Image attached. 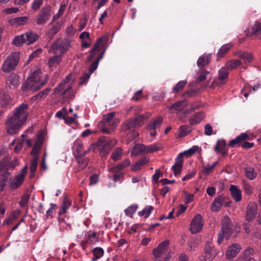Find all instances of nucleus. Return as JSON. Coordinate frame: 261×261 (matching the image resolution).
Returning a JSON list of instances; mask_svg holds the SVG:
<instances>
[{
    "label": "nucleus",
    "instance_id": "nucleus-1",
    "mask_svg": "<svg viewBox=\"0 0 261 261\" xmlns=\"http://www.w3.org/2000/svg\"><path fill=\"white\" fill-rule=\"evenodd\" d=\"M28 108V105L23 103L14 110L13 115L8 118L6 123L8 134L13 135L18 132L27 119L26 111Z\"/></svg>",
    "mask_w": 261,
    "mask_h": 261
},
{
    "label": "nucleus",
    "instance_id": "nucleus-2",
    "mask_svg": "<svg viewBox=\"0 0 261 261\" xmlns=\"http://www.w3.org/2000/svg\"><path fill=\"white\" fill-rule=\"evenodd\" d=\"M76 145L77 155H86L88 152L92 150L93 152L99 151L101 156L106 155L111 150L113 145L110 139L106 136L100 137L97 142L91 144L86 151L84 150V145L82 142H77Z\"/></svg>",
    "mask_w": 261,
    "mask_h": 261
},
{
    "label": "nucleus",
    "instance_id": "nucleus-3",
    "mask_svg": "<svg viewBox=\"0 0 261 261\" xmlns=\"http://www.w3.org/2000/svg\"><path fill=\"white\" fill-rule=\"evenodd\" d=\"M47 81V75L42 74L40 70H36L27 79L25 83L22 86V89L24 91L27 89L38 90L43 87Z\"/></svg>",
    "mask_w": 261,
    "mask_h": 261
},
{
    "label": "nucleus",
    "instance_id": "nucleus-4",
    "mask_svg": "<svg viewBox=\"0 0 261 261\" xmlns=\"http://www.w3.org/2000/svg\"><path fill=\"white\" fill-rule=\"evenodd\" d=\"M70 47V41L68 39L62 38L56 40L48 49L50 53L61 55L64 54Z\"/></svg>",
    "mask_w": 261,
    "mask_h": 261
},
{
    "label": "nucleus",
    "instance_id": "nucleus-5",
    "mask_svg": "<svg viewBox=\"0 0 261 261\" xmlns=\"http://www.w3.org/2000/svg\"><path fill=\"white\" fill-rule=\"evenodd\" d=\"M222 233H220L217 240L218 243L220 244L223 239H228L232 233V223L230 217L225 215L222 220Z\"/></svg>",
    "mask_w": 261,
    "mask_h": 261
},
{
    "label": "nucleus",
    "instance_id": "nucleus-6",
    "mask_svg": "<svg viewBox=\"0 0 261 261\" xmlns=\"http://www.w3.org/2000/svg\"><path fill=\"white\" fill-rule=\"evenodd\" d=\"M38 38V36L36 33L28 32L16 36L13 40V43L17 46H21L23 44L29 45L34 43Z\"/></svg>",
    "mask_w": 261,
    "mask_h": 261
},
{
    "label": "nucleus",
    "instance_id": "nucleus-7",
    "mask_svg": "<svg viewBox=\"0 0 261 261\" xmlns=\"http://www.w3.org/2000/svg\"><path fill=\"white\" fill-rule=\"evenodd\" d=\"M20 59L18 52H13L5 60L2 69L4 72H10L13 70L17 65Z\"/></svg>",
    "mask_w": 261,
    "mask_h": 261
},
{
    "label": "nucleus",
    "instance_id": "nucleus-8",
    "mask_svg": "<svg viewBox=\"0 0 261 261\" xmlns=\"http://www.w3.org/2000/svg\"><path fill=\"white\" fill-rule=\"evenodd\" d=\"M249 139L250 137L246 133H242L235 139L230 140L229 145L231 147L235 145L241 146L243 148L248 149L252 148L254 145V143L244 141Z\"/></svg>",
    "mask_w": 261,
    "mask_h": 261
},
{
    "label": "nucleus",
    "instance_id": "nucleus-9",
    "mask_svg": "<svg viewBox=\"0 0 261 261\" xmlns=\"http://www.w3.org/2000/svg\"><path fill=\"white\" fill-rule=\"evenodd\" d=\"M68 81V79H67L61 81L59 85L54 89V93L57 94L66 88L61 94L63 98L71 100L73 98L74 95L72 91L71 86L68 84L67 86H66Z\"/></svg>",
    "mask_w": 261,
    "mask_h": 261
},
{
    "label": "nucleus",
    "instance_id": "nucleus-10",
    "mask_svg": "<svg viewBox=\"0 0 261 261\" xmlns=\"http://www.w3.org/2000/svg\"><path fill=\"white\" fill-rule=\"evenodd\" d=\"M217 252L211 242H206L204 248V252L201 256L200 261H212L217 255Z\"/></svg>",
    "mask_w": 261,
    "mask_h": 261
},
{
    "label": "nucleus",
    "instance_id": "nucleus-11",
    "mask_svg": "<svg viewBox=\"0 0 261 261\" xmlns=\"http://www.w3.org/2000/svg\"><path fill=\"white\" fill-rule=\"evenodd\" d=\"M52 8L50 6H45L41 8L36 17V22L38 25L45 24L51 16Z\"/></svg>",
    "mask_w": 261,
    "mask_h": 261
},
{
    "label": "nucleus",
    "instance_id": "nucleus-12",
    "mask_svg": "<svg viewBox=\"0 0 261 261\" xmlns=\"http://www.w3.org/2000/svg\"><path fill=\"white\" fill-rule=\"evenodd\" d=\"M107 41L108 37L106 36H102L97 40L92 48L89 51L90 55L87 57L88 61H92L95 56L99 53L100 51V47L103 45L104 42H106Z\"/></svg>",
    "mask_w": 261,
    "mask_h": 261
},
{
    "label": "nucleus",
    "instance_id": "nucleus-13",
    "mask_svg": "<svg viewBox=\"0 0 261 261\" xmlns=\"http://www.w3.org/2000/svg\"><path fill=\"white\" fill-rule=\"evenodd\" d=\"M228 75V70L225 67L221 68L218 71V77L213 82L211 87L214 88L216 86L224 85L227 82Z\"/></svg>",
    "mask_w": 261,
    "mask_h": 261
},
{
    "label": "nucleus",
    "instance_id": "nucleus-14",
    "mask_svg": "<svg viewBox=\"0 0 261 261\" xmlns=\"http://www.w3.org/2000/svg\"><path fill=\"white\" fill-rule=\"evenodd\" d=\"M203 223L200 214L196 215L191 222L190 231L192 233L199 232L202 228Z\"/></svg>",
    "mask_w": 261,
    "mask_h": 261
},
{
    "label": "nucleus",
    "instance_id": "nucleus-15",
    "mask_svg": "<svg viewBox=\"0 0 261 261\" xmlns=\"http://www.w3.org/2000/svg\"><path fill=\"white\" fill-rule=\"evenodd\" d=\"M117 124L115 122H108L105 120H102L98 123V127L102 133L109 134L113 132Z\"/></svg>",
    "mask_w": 261,
    "mask_h": 261
},
{
    "label": "nucleus",
    "instance_id": "nucleus-16",
    "mask_svg": "<svg viewBox=\"0 0 261 261\" xmlns=\"http://www.w3.org/2000/svg\"><path fill=\"white\" fill-rule=\"evenodd\" d=\"M257 212V205L254 202H250L247 205L245 219L248 222L252 221L255 219Z\"/></svg>",
    "mask_w": 261,
    "mask_h": 261
},
{
    "label": "nucleus",
    "instance_id": "nucleus-17",
    "mask_svg": "<svg viewBox=\"0 0 261 261\" xmlns=\"http://www.w3.org/2000/svg\"><path fill=\"white\" fill-rule=\"evenodd\" d=\"M227 199V197L223 194L216 197L211 203V210L213 212H219L224 202Z\"/></svg>",
    "mask_w": 261,
    "mask_h": 261
},
{
    "label": "nucleus",
    "instance_id": "nucleus-18",
    "mask_svg": "<svg viewBox=\"0 0 261 261\" xmlns=\"http://www.w3.org/2000/svg\"><path fill=\"white\" fill-rule=\"evenodd\" d=\"M169 245V241L165 240L159 244L158 247L153 249V254L154 257H160L162 254L166 252Z\"/></svg>",
    "mask_w": 261,
    "mask_h": 261
},
{
    "label": "nucleus",
    "instance_id": "nucleus-19",
    "mask_svg": "<svg viewBox=\"0 0 261 261\" xmlns=\"http://www.w3.org/2000/svg\"><path fill=\"white\" fill-rule=\"evenodd\" d=\"M18 164L17 159H14L11 162H8L7 160L0 162V173L5 171H7L10 168L14 169Z\"/></svg>",
    "mask_w": 261,
    "mask_h": 261
},
{
    "label": "nucleus",
    "instance_id": "nucleus-20",
    "mask_svg": "<svg viewBox=\"0 0 261 261\" xmlns=\"http://www.w3.org/2000/svg\"><path fill=\"white\" fill-rule=\"evenodd\" d=\"M137 127L138 126L135 120L132 118L123 123L121 126V130L122 132H133Z\"/></svg>",
    "mask_w": 261,
    "mask_h": 261
},
{
    "label": "nucleus",
    "instance_id": "nucleus-21",
    "mask_svg": "<svg viewBox=\"0 0 261 261\" xmlns=\"http://www.w3.org/2000/svg\"><path fill=\"white\" fill-rule=\"evenodd\" d=\"M7 85L10 88H16L19 85V79L18 75L11 73L6 80Z\"/></svg>",
    "mask_w": 261,
    "mask_h": 261
},
{
    "label": "nucleus",
    "instance_id": "nucleus-22",
    "mask_svg": "<svg viewBox=\"0 0 261 261\" xmlns=\"http://www.w3.org/2000/svg\"><path fill=\"white\" fill-rule=\"evenodd\" d=\"M241 249V246L239 244L232 245L226 251V256L227 258L230 259L235 257L240 252Z\"/></svg>",
    "mask_w": 261,
    "mask_h": 261
},
{
    "label": "nucleus",
    "instance_id": "nucleus-23",
    "mask_svg": "<svg viewBox=\"0 0 261 261\" xmlns=\"http://www.w3.org/2000/svg\"><path fill=\"white\" fill-rule=\"evenodd\" d=\"M226 142L224 140H218L216 143L214 150L217 152L220 153L223 156L227 154V150L225 148Z\"/></svg>",
    "mask_w": 261,
    "mask_h": 261
},
{
    "label": "nucleus",
    "instance_id": "nucleus-24",
    "mask_svg": "<svg viewBox=\"0 0 261 261\" xmlns=\"http://www.w3.org/2000/svg\"><path fill=\"white\" fill-rule=\"evenodd\" d=\"M229 191L230 192L231 195L234 200L237 202H239L241 200V191L238 188L237 186L231 185L229 188Z\"/></svg>",
    "mask_w": 261,
    "mask_h": 261
},
{
    "label": "nucleus",
    "instance_id": "nucleus-25",
    "mask_svg": "<svg viewBox=\"0 0 261 261\" xmlns=\"http://www.w3.org/2000/svg\"><path fill=\"white\" fill-rule=\"evenodd\" d=\"M149 159L147 156H144L139 160L135 164L131 167V170L136 171L141 170L142 167L148 163Z\"/></svg>",
    "mask_w": 261,
    "mask_h": 261
},
{
    "label": "nucleus",
    "instance_id": "nucleus-26",
    "mask_svg": "<svg viewBox=\"0 0 261 261\" xmlns=\"http://www.w3.org/2000/svg\"><path fill=\"white\" fill-rule=\"evenodd\" d=\"M204 117L205 114L203 112H198L189 119V124L191 126L196 125L199 123Z\"/></svg>",
    "mask_w": 261,
    "mask_h": 261
},
{
    "label": "nucleus",
    "instance_id": "nucleus-27",
    "mask_svg": "<svg viewBox=\"0 0 261 261\" xmlns=\"http://www.w3.org/2000/svg\"><path fill=\"white\" fill-rule=\"evenodd\" d=\"M12 179V176L11 173L7 171L2 175V177L0 180V190H3L4 187L7 185L8 183L10 182Z\"/></svg>",
    "mask_w": 261,
    "mask_h": 261
},
{
    "label": "nucleus",
    "instance_id": "nucleus-28",
    "mask_svg": "<svg viewBox=\"0 0 261 261\" xmlns=\"http://www.w3.org/2000/svg\"><path fill=\"white\" fill-rule=\"evenodd\" d=\"M24 179L22 176L16 175L10 181V187L12 189H17L23 184Z\"/></svg>",
    "mask_w": 261,
    "mask_h": 261
},
{
    "label": "nucleus",
    "instance_id": "nucleus-29",
    "mask_svg": "<svg viewBox=\"0 0 261 261\" xmlns=\"http://www.w3.org/2000/svg\"><path fill=\"white\" fill-rule=\"evenodd\" d=\"M211 58V55L207 54L206 55H202L197 60V64L198 66L201 68L203 69V67L207 65Z\"/></svg>",
    "mask_w": 261,
    "mask_h": 261
},
{
    "label": "nucleus",
    "instance_id": "nucleus-30",
    "mask_svg": "<svg viewBox=\"0 0 261 261\" xmlns=\"http://www.w3.org/2000/svg\"><path fill=\"white\" fill-rule=\"evenodd\" d=\"M28 19L27 16L18 17L12 19L10 22L12 25L17 27L25 24L28 22Z\"/></svg>",
    "mask_w": 261,
    "mask_h": 261
},
{
    "label": "nucleus",
    "instance_id": "nucleus-31",
    "mask_svg": "<svg viewBox=\"0 0 261 261\" xmlns=\"http://www.w3.org/2000/svg\"><path fill=\"white\" fill-rule=\"evenodd\" d=\"M105 52V50L102 51L99 54V56L96 58V60L94 61V62H93L91 64V65L89 68V72L90 73H93L94 72V71L97 69L99 61L100 60H101L103 57Z\"/></svg>",
    "mask_w": 261,
    "mask_h": 261
},
{
    "label": "nucleus",
    "instance_id": "nucleus-32",
    "mask_svg": "<svg viewBox=\"0 0 261 261\" xmlns=\"http://www.w3.org/2000/svg\"><path fill=\"white\" fill-rule=\"evenodd\" d=\"M235 55L238 58L243 59L245 62H251L253 57L251 53L243 51H238L235 53Z\"/></svg>",
    "mask_w": 261,
    "mask_h": 261
},
{
    "label": "nucleus",
    "instance_id": "nucleus-33",
    "mask_svg": "<svg viewBox=\"0 0 261 261\" xmlns=\"http://www.w3.org/2000/svg\"><path fill=\"white\" fill-rule=\"evenodd\" d=\"M185 103L184 101H178L174 104L172 105L169 109L171 111L172 113H176L177 112H180L185 109Z\"/></svg>",
    "mask_w": 261,
    "mask_h": 261
},
{
    "label": "nucleus",
    "instance_id": "nucleus-34",
    "mask_svg": "<svg viewBox=\"0 0 261 261\" xmlns=\"http://www.w3.org/2000/svg\"><path fill=\"white\" fill-rule=\"evenodd\" d=\"M11 100L10 96L3 91L0 90V105L5 107L9 105Z\"/></svg>",
    "mask_w": 261,
    "mask_h": 261
},
{
    "label": "nucleus",
    "instance_id": "nucleus-35",
    "mask_svg": "<svg viewBox=\"0 0 261 261\" xmlns=\"http://www.w3.org/2000/svg\"><path fill=\"white\" fill-rule=\"evenodd\" d=\"M192 130L191 126L188 125H181L178 129L179 134L178 135V138H182L190 134Z\"/></svg>",
    "mask_w": 261,
    "mask_h": 261
},
{
    "label": "nucleus",
    "instance_id": "nucleus-36",
    "mask_svg": "<svg viewBox=\"0 0 261 261\" xmlns=\"http://www.w3.org/2000/svg\"><path fill=\"white\" fill-rule=\"evenodd\" d=\"M232 46V44L230 43H227L222 45L221 47L219 49L217 54L218 59L223 57L230 50Z\"/></svg>",
    "mask_w": 261,
    "mask_h": 261
},
{
    "label": "nucleus",
    "instance_id": "nucleus-37",
    "mask_svg": "<svg viewBox=\"0 0 261 261\" xmlns=\"http://www.w3.org/2000/svg\"><path fill=\"white\" fill-rule=\"evenodd\" d=\"M70 205V201L66 196L65 197L62 205L61 206L60 210L58 213L59 215H61L65 213Z\"/></svg>",
    "mask_w": 261,
    "mask_h": 261
},
{
    "label": "nucleus",
    "instance_id": "nucleus-38",
    "mask_svg": "<svg viewBox=\"0 0 261 261\" xmlns=\"http://www.w3.org/2000/svg\"><path fill=\"white\" fill-rule=\"evenodd\" d=\"M242 63L239 60H231L227 62L225 64V68L227 70H232L241 66Z\"/></svg>",
    "mask_w": 261,
    "mask_h": 261
},
{
    "label": "nucleus",
    "instance_id": "nucleus-39",
    "mask_svg": "<svg viewBox=\"0 0 261 261\" xmlns=\"http://www.w3.org/2000/svg\"><path fill=\"white\" fill-rule=\"evenodd\" d=\"M62 56L61 55H56L55 56L50 58L48 62V65L49 67H56L62 61Z\"/></svg>",
    "mask_w": 261,
    "mask_h": 261
},
{
    "label": "nucleus",
    "instance_id": "nucleus-40",
    "mask_svg": "<svg viewBox=\"0 0 261 261\" xmlns=\"http://www.w3.org/2000/svg\"><path fill=\"white\" fill-rule=\"evenodd\" d=\"M130 164V161L129 159H126L123 163L118 165L116 166L113 167L110 169V171L111 172H116L117 170L122 171L125 167L128 166Z\"/></svg>",
    "mask_w": 261,
    "mask_h": 261
},
{
    "label": "nucleus",
    "instance_id": "nucleus-41",
    "mask_svg": "<svg viewBox=\"0 0 261 261\" xmlns=\"http://www.w3.org/2000/svg\"><path fill=\"white\" fill-rule=\"evenodd\" d=\"M246 176L250 180H253L256 177L257 174L254 171V169L250 166L245 167Z\"/></svg>",
    "mask_w": 261,
    "mask_h": 261
},
{
    "label": "nucleus",
    "instance_id": "nucleus-42",
    "mask_svg": "<svg viewBox=\"0 0 261 261\" xmlns=\"http://www.w3.org/2000/svg\"><path fill=\"white\" fill-rule=\"evenodd\" d=\"M94 257L92 258L91 261H97L104 254V250L101 247H96L92 251Z\"/></svg>",
    "mask_w": 261,
    "mask_h": 261
},
{
    "label": "nucleus",
    "instance_id": "nucleus-43",
    "mask_svg": "<svg viewBox=\"0 0 261 261\" xmlns=\"http://www.w3.org/2000/svg\"><path fill=\"white\" fill-rule=\"evenodd\" d=\"M50 88H47L39 92L37 94L32 97V100H40L43 98H45L50 91Z\"/></svg>",
    "mask_w": 261,
    "mask_h": 261
},
{
    "label": "nucleus",
    "instance_id": "nucleus-44",
    "mask_svg": "<svg viewBox=\"0 0 261 261\" xmlns=\"http://www.w3.org/2000/svg\"><path fill=\"white\" fill-rule=\"evenodd\" d=\"M86 155H77L75 157V159L77 161V162L81 165V166H83V168L86 167L87 165L89 163V159L88 158H85Z\"/></svg>",
    "mask_w": 261,
    "mask_h": 261
},
{
    "label": "nucleus",
    "instance_id": "nucleus-45",
    "mask_svg": "<svg viewBox=\"0 0 261 261\" xmlns=\"http://www.w3.org/2000/svg\"><path fill=\"white\" fill-rule=\"evenodd\" d=\"M254 253V250L252 248H248L245 250L243 255V261L248 260L251 259H255L252 257Z\"/></svg>",
    "mask_w": 261,
    "mask_h": 261
},
{
    "label": "nucleus",
    "instance_id": "nucleus-46",
    "mask_svg": "<svg viewBox=\"0 0 261 261\" xmlns=\"http://www.w3.org/2000/svg\"><path fill=\"white\" fill-rule=\"evenodd\" d=\"M154 207L152 206H147L145 207L142 211L138 213L140 216H144L145 218H148L151 213Z\"/></svg>",
    "mask_w": 261,
    "mask_h": 261
},
{
    "label": "nucleus",
    "instance_id": "nucleus-47",
    "mask_svg": "<svg viewBox=\"0 0 261 261\" xmlns=\"http://www.w3.org/2000/svg\"><path fill=\"white\" fill-rule=\"evenodd\" d=\"M252 35L258 36L261 34V23L256 22L251 28Z\"/></svg>",
    "mask_w": 261,
    "mask_h": 261
},
{
    "label": "nucleus",
    "instance_id": "nucleus-48",
    "mask_svg": "<svg viewBox=\"0 0 261 261\" xmlns=\"http://www.w3.org/2000/svg\"><path fill=\"white\" fill-rule=\"evenodd\" d=\"M146 151V145L143 144H138L134 147L133 153L135 154H138L139 153L145 152Z\"/></svg>",
    "mask_w": 261,
    "mask_h": 261
},
{
    "label": "nucleus",
    "instance_id": "nucleus-49",
    "mask_svg": "<svg viewBox=\"0 0 261 261\" xmlns=\"http://www.w3.org/2000/svg\"><path fill=\"white\" fill-rule=\"evenodd\" d=\"M116 113L115 112H113L108 114L104 115V118L102 120H105L106 121L115 122V124H118L119 121L118 119H115L114 117H115Z\"/></svg>",
    "mask_w": 261,
    "mask_h": 261
},
{
    "label": "nucleus",
    "instance_id": "nucleus-50",
    "mask_svg": "<svg viewBox=\"0 0 261 261\" xmlns=\"http://www.w3.org/2000/svg\"><path fill=\"white\" fill-rule=\"evenodd\" d=\"M60 29V26L58 23L54 24L52 28L48 31V36L50 38H53L54 36L58 32Z\"/></svg>",
    "mask_w": 261,
    "mask_h": 261
},
{
    "label": "nucleus",
    "instance_id": "nucleus-51",
    "mask_svg": "<svg viewBox=\"0 0 261 261\" xmlns=\"http://www.w3.org/2000/svg\"><path fill=\"white\" fill-rule=\"evenodd\" d=\"M187 83V80L179 81L173 88V92L175 93L179 92L185 87Z\"/></svg>",
    "mask_w": 261,
    "mask_h": 261
},
{
    "label": "nucleus",
    "instance_id": "nucleus-52",
    "mask_svg": "<svg viewBox=\"0 0 261 261\" xmlns=\"http://www.w3.org/2000/svg\"><path fill=\"white\" fill-rule=\"evenodd\" d=\"M138 205L133 204L125 210V213L127 216L132 217L134 214L136 212Z\"/></svg>",
    "mask_w": 261,
    "mask_h": 261
},
{
    "label": "nucleus",
    "instance_id": "nucleus-53",
    "mask_svg": "<svg viewBox=\"0 0 261 261\" xmlns=\"http://www.w3.org/2000/svg\"><path fill=\"white\" fill-rule=\"evenodd\" d=\"M121 154L122 150L120 148H117L113 151L111 158L114 161H117L121 158Z\"/></svg>",
    "mask_w": 261,
    "mask_h": 261
},
{
    "label": "nucleus",
    "instance_id": "nucleus-54",
    "mask_svg": "<svg viewBox=\"0 0 261 261\" xmlns=\"http://www.w3.org/2000/svg\"><path fill=\"white\" fill-rule=\"evenodd\" d=\"M116 172H112L113 174V180L115 182L118 181L124 178V174L119 170H117Z\"/></svg>",
    "mask_w": 261,
    "mask_h": 261
},
{
    "label": "nucleus",
    "instance_id": "nucleus-55",
    "mask_svg": "<svg viewBox=\"0 0 261 261\" xmlns=\"http://www.w3.org/2000/svg\"><path fill=\"white\" fill-rule=\"evenodd\" d=\"M66 7V6L65 4L61 5L58 13L54 16L51 23H53L56 19H58L63 14L65 11Z\"/></svg>",
    "mask_w": 261,
    "mask_h": 261
},
{
    "label": "nucleus",
    "instance_id": "nucleus-56",
    "mask_svg": "<svg viewBox=\"0 0 261 261\" xmlns=\"http://www.w3.org/2000/svg\"><path fill=\"white\" fill-rule=\"evenodd\" d=\"M210 73L209 71H206L204 69H202L200 70V74L197 77L196 79V82L200 83L206 79V75Z\"/></svg>",
    "mask_w": 261,
    "mask_h": 261
},
{
    "label": "nucleus",
    "instance_id": "nucleus-57",
    "mask_svg": "<svg viewBox=\"0 0 261 261\" xmlns=\"http://www.w3.org/2000/svg\"><path fill=\"white\" fill-rule=\"evenodd\" d=\"M38 158L37 156H34L33 160L31 161L30 165V170L31 171V174L34 173L36 171L37 165H38Z\"/></svg>",
    "mask_w": 261,
    "mask_h": 261
},
{
    "label": "nucleus",
    "instance_id": "nucleus-58",
    "mask_svg": "<svg viewBox=\"0 0 261 261\" xmlns=\"http://www.w3.org/2000/svg\"><path fill=\"white\" fill-rule=\"evenodd\" d=\"M50 207L47 211L46 213V219H48L49 218H53L52 213L54 210H55L58 206L56 204L50 203Z\"/></svg>",
    "mask_w": 261,
    "mask_h": 261
},
{
    "label": "nucleus",
    "instance_id": "nucleus-59",
    "mask_svg": "<svg viewBox=\"0 0 261 261\" xmlns=\"http://www.w3.org/2000/svg\"><path fill=\"white\" fill-rule=\"evenodd\" d=\"M87 238L92 244L98 242V238L97 237V233L96 232H93L91 234L89 233L87 236Z\"/></svg>",
    "mask_w": 261,
    "mask_h": 261
},
{
    "label": "nucleus",
    "instance_id": "nucleus-60",
    "mask_svg": "<svg viewBox=\"0 0 261 261\" xmlns=\"http://www.w3.org/2000/svg\"><path fill=\"white\" fill-rule=\"evenodd\" d=\"M202 170L201 173L205 175H207L213 172L214 169L211 166L208 165L207 166L202 165Z\"/></svg>",
    "mask_w": 261,
    "mask_h": 261
},
{
    "label": "nucleus",
    "instance_id": "nucleus-61",
    "mask_svg": "<svg viewBox=\"0 0 261 261\" xmlns=\"http://www.w3.org/2000/svg\"><path fill=\"white\" fill-rule=\"evenodd\" d=\"M160 150V148L155 144L146 146V153H152Z\"/></svg>",
    "mask_w": 261,
    "mask_h": 261
},
{
    "label": "nucleus",
    "instance_id": "nucleus-62",
    "mask_svg": "<svg viewBox=\"0 0 261 261\" xmlns=\"http://www.w3.org/2000/svg\"><path fill=\"white\" fill-rule=\"evenodd\" d=\"M43 2V0H34L32 5V9L35 11L38 10L42 5Z\"/></svg>",
    "mask_w": 261,
    "mask_h": 261
},
{
    "label": "nucleus",
    "instance_id": "nucleus-63",
    "mask_svg": "<svg viewBox=\"0 0 261 261\" xmlns=\"http://www.w3.org/2000/svg\"><path fill=\"white\" fill-rule=\"evenodd\" d=\"M181 165H178L177 164H174L173 166L172 167V170L174 172V174L175 176H177L181 173Z\"/></svg>",
    "mask_w": 261,
    "mask_h": 261
},
{
    "label": "nucleus",
    "instance_id": "nucleus-64",
    "mask_svg": "<svg viewBox=\"0 0 261 261\" xmlns=\"http://www.w3.org/2000/svg\"><path fill=\"white\" fill-rule=\"evenodd\" d=\"M135 120L137 126H141L143 123V121L145 119V117L143 115H140L135 118H132Z\"/></svg>",
    "mask_w": 261,
    "mask_h": 261
}]
</instances>
